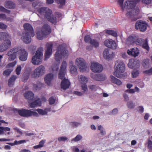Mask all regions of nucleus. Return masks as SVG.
Masks as SVG:
<instances>
[{"mask_svg":"<svg viewBox=\"0 0 152 152\" xmlns=\"http://www.w3.org/2000/svg\"><path fill=\"white\" fill-rule=\"evenodd\" d=\"M136 4L134 1H127L124 3V11L129 10V11H126L127 12L126 13V16L134 21L137 20L135 17L138 15L140 12L138 7H135Z\"/></svg>","mask_w":152,"mask_h":152,"instance_id":"obj_1","label":"nucleus"},{"mask_svg":"<svg viewBox=\"0 0 152 152\" xmlns=\"http://www.w3.org/2000/svg\"><path fill=\"white\" fill-rule=\"evenodd\" d=\"M28 54L24 49L20 47H18L11 49L8 52L7 55L9 56L8 59L10 61L14 60L16 58V55H18L20 60L24 61L27 58Z\"/></svg>","mask_w":152,"mask_h":152,"instance_id":"obj_2","label":"nucleus"},{"mask_svg":"<svg viewBox=\"0 0 152 152\" xmlns=\"http://www.w3.org/2000/svg\"><path fill=\"white\" fill-rule=\"evenodd\" d=\"M113 75L118 78L123 77V74L125 71V65L121 60H118L115 62Z\"/></svg>","mask_w":152,"mask_h":152,"instance_id":"obj_3","label":"nucleus"},{"mask_svg":"<svg viewBox=\"0 0 152 152\" xmlns=\"http://www.w3.org/2000/svg\"><path fill=\"white\" fill-rule=\"evenodd\" d=\"M51 32V28L48 24H45L42 27L41 31H37V37L39 40H42L47 37Z\"/></svg>","mask_w":152,"mask_h":152,"instance_id":"obj_4","label":"nucleus"},{"mask_svg":"<svg viewBox=\"0 0 152 152\" xmlns=\"http://www.w3.org/2000/svg\"><path fill=\"white\" fill-rule=\"evenodd\" d=\"M68 51L62 45H60L57 48V51L55 54V59L57 61H59L62 56L67 58L68 56Z\"/></svg>","mask_w":152,"mask_h":152,"instance_id":"obj_5","label":"nucleus"},{"mask_svg":"<svg viewBox=\"0 0 152 152\" xmlns=\"http://www.w3.org/2000/svg\"><path fill=\"white\" fill-rule=\"evenodd\" d=\"M43 48H40L38 49L36 51L35 55L32 58L31 61L34 65H39L41 64V58L43 56Z\"/></svg>","mask_w":152,"mask_h":152,"instance_id":"obj_6","label":"nucleus"},{"mask_svg":"<svg viewBox=\"0 0 152 152\" xmlns=\"http://www.w3.org/2000/svg\"><path fill=\"white\" fill-rule=\"evenodd\" d=\"M17 111L20 116L23 117H29L32 116L38 117L39 116L38 114L34 111L26 109H18Z\"/></svg>","mask_w":152,"mask_h":152,"instance_id":"obj_7","label":"nucleus"},{"mask_svg":"<svg viewBox=\"0 0 152 152\" xmlns=\"http://www.w3.org/2000/svg\"><path fill=\"white\" fill-rule=\"evenodd\" d=\"M45 72L44 66L40 65L35 69L31 73V77L36 78L43 75Z\"/></svg>","mask_w":152,"mask_h":152,"instance_id":"obj_8","label":"nucleus"},{"mask_svg":"<svg viewBox=\"0 0 152 152\" xmlns=\"http://www.w3.org/2000/svg\"><path fill=\"white\" fill-rule=\"evenodd\" d=\"M75 64L79 70L81 72L86 71L88 68L85 60L82 58H77L75 61Z\"/></svg>","mask_w":152,"mask_h":152,"instance_id":"obj_9","label":"nucleus"},{"mask_svg":"<svg viewBox=\"0 0 152 152\" xmlns=\"http://www.w3.org/2000/svg\"><path fill=\"white\" fill-rule=\"evenodd\" d=\"M75 64L79 70L81 72L86 71L88 68L85 60L82 58H77L75 61Z\"/></svg>","mask_w":152,"mask_h":152,"instance_id":"obj_10","label":"nucleus"},{"mask_svg":"<svg viewBox=\"0 0 152 152\" xmlns=\"http://www.w3.org/2000/svg\"><path fill=\"white\" fill-rule=\"evenodd\" d=\"M39 14L38 16L41 18L44 17L46 18L47 17L49 16L50 15L52 14V11L48 8L46 7H42L37 10Z\"/></svg>","mask_w":152,"mask_h":152,"instance_id":"obj_11","label":"nucleus"},{"mask_svg":"<svg viewBox=\"0 0 152 152\" xmlns=\"http://www.w3.org/2000/svg\"><path fill=\"white\" fill-rule=\"evenodd\" d=\"M67 64L65 61H63L62 63L58 75V77L61 79H66L65 75L66 72Z\"/></svg>","mask_w":152,"mask_h":152,"instance_id":"obj_12","label":"nucleus"},{"mask_svg":"<svg viewBox=\"0 0 152 152\" xmlns=\"http://www.w3.org/2000/svg\"><path fill=\"white\" fill-rule=\"evenodd\" d=\"M147 24L145 22L139 20L136 21L135 24V28L137 30L144 32L147 29Z\"/></svg>","mask_w":152,"mask_h":152,"instance_id":"obj_13","label":"nucleus"},{"mask_svg":"<svg viewBox=\"0 0 152 152\" xmlns=\"http://www.w3.org/2000/svg\"><path fill=\"white\" fill-rule=\"evenodd\" d=\"M90 69L92 72L94 73H99L103 70L102 66L97 62L91 63Z\"/></svg>","mask_w":152,"mask_h":152,"instance_id":"obj_14","label":"nucleus"},{"mask_svg":"<svg viewBox=\"0 0 152 152\" xmlns=\"http://www.w3.org/2000/svg\"><path fill=\"white\" fill-rule=\"evenodd\" d=\"M90 76L93 80L98 81H103L106 78L105 75L102 74H97L92 73L91 74Z\"/></svg>","mask_w":152,"mask_h":152,"instance_id":"obj_15","label":"nucleus"},{"mask_svg":"<svg viewBox=\"0 0 152 152\" xmlns=\"http://www.w3.org/2000/svg\"><path fill=\"white\" fill-rule=\"evenodd\" d=\"M24 29L26 31V33L30 34L31 37H33L35 35L32 26L29 23H25L23 25Z\"/></svg>","mask_w":152,"mask_h":152,"instance_id":"obj_16","label":"nucleus"},{"mask_svg":"<svg viewBox=\"0 0 152 152\" xmlns=\"http://www.w3.org/2000/svg\"><path fill=\"white\" fill-rule=\"evenodd\" d=\"M105 45L108 48L115 49L117 47L115 41L110 39L106 40L104 42Z\"/></svg>","mask_w":152,"mask_h":152,"instance_id":"obj_17","label":"nucleus"},{"mask_svg":"<svg viewBox=\"0 0 152 152\" xmlns=\"http://www.w3.org/2000/svg\"><path fill=\"white\" fill-rule=\"evenodd\" d=\"M53 45L51 43L47 44V49L45 54V60L48 58L52 54Z\"/></svg>","mask_w":152,"mask_h":152,"instance_id":"obj_18","label":"nucleus"},{"mask_svg":"<svg viewBox=\"0 0 152 152\" xmlns=\"http://www.w3.org/2000/svg\"><path fill=\"white\" fill-rule=\"evenodd\" d=\"M11 45V42L10 40H7L4 43L0 45V52L5 51L9 48Z\"/></svg>","mask_w":152,"mask_h":152,"instance_id":"obj_19","label":"nucleus"},{"mask_svg":"<svg viewBox=\"0 0 152 152\" xmlns=\"http://www.w3.org/2000/svg\"><path fill=\"white\" fill-rule=\"evenodd\" d=\"M46 100V99L44 96H42L41 98H39L37 96H36L31 104H41L42 102H45Z\"/></svg>","mask_w":152,"mask_h":152,"instance_id":"obj_20","label":"nucleus"},{"mask_svg":"<svg viewBox=\"0 0 152 152\" xmlns=\"http://www.w3.org/2000/svg\"><path fill=\"white\" fill-rule=\"evenodd\" d=\"M31 37L30 34L25 33L23 34L22 39L23 41L26 43L28 44L31 41Z\"/></svg>","mask_w":152,"mask_h":152,"instance_id":"obj_21","label":"nucleus"},{"mask_svg":"<svg viewBox=\"0 0 152 152\" xmlns=\"http://www.w3.org/2000/svg\"><path fill=\"white\" fill-rule=\"evenodd\" d=\"M140 62L138 61H134L133 62L130 61L128 64V67L131 69H136L140 66Z\"/></svg>","mask_w":152,"mask_h":152,"instance_id":"obj_22","label":"nucleus"},{"mask_svg":"<svg viewBox=\"0 0 152 152\" xmlns=\"http://www.w3.org/2000/svg\"><path fill=\"white\" fill-rule=\"evenodd\" d=\"M70 84L68 79H64L61 81V87L64 90L69 88Z\"/></svg>","mask_w":152,"mask_h":152,"instance_id":"obj_23","label":"nucleus"},{"mask_svg":"<svg viewBox=\"0 0 152 152\" xmlns=\"http://www.w3.org/2000/svg\"><path fill=\"white\" fill-rule=\"evenodd\" d=\"M34 110L37 111L39 114L42 115H47L48 112L51 110L50 108H45L44 110L40 109H38Z\"/></svg>","mask_w":152,"mask_h":152,"instance_id":"obj_24","label":"nucleus"},{"mask_svg":"<svg viewBox=\"0 0 152 152\" xmlns=\"http://www.w3.org/2000/svg\"><path fill=\"white\" fill-rule=\"evenodd\" d=\"M139 50L137 48H132L131 50H127V53L129 55H131L135 57L138 56L139 53Z\"/></svg>","mask_w":152,"mask_h":152,"instance_id":"obj_25","label":"nucleus"},{"mask_svg":"<svg viewBox=\"0 0 152 152\" xmlns=\"http://www.w3.org/2000/svg\"><path fill=\"white\" fill-rule=\"evenodd\" d=\"M53 75L52 73H50L45 76L44 78L45 83L48 85H50L53 79Z\"/></svg>","mask_w":152,"mask_h":152,"instance_id":"obj_26","label":"nucleus"},{"mask_svg":"<svg viewBox=\"0 0 152 152\" xmlns=\"http://www.w3.org/2000/svg\"><path fill=\"white\" fill-rule=\"evenodd\" d=\"M23 96L26 99L29 100H32L34 97V93L32 91H30L24 93Z\"/></svg>","mask_w":152,"mask_h":152,"instance_id":"obj_27","label":"nucleus"},{"mask_svg":"<svg viewBox=\"0 0 152 152\" xmlns=\"http://www.w3.org/2000/svg\"><path fill=\"white\" fill-rule=\"evenodd\" d=\"M31 71V69H29L28 70H26L24 72L22 76L23 81V82H26L28 79Z\"/></svg>","mask_w":152,"mask_h":152,"instance_id":"obj_28","label":"nucleus"},{"mask_svg":"<svg viewBox=\"0 0 152 152\" xmlns=\"http://www.w3.org/2000/svg\"><path fill=\"white\" fill-rule=\"evenodd\" d=\"M78 79L79 82L81 84H86L88 80L87 77L83 75L79 76Z\"/></svg>","mask_w":152,"mask_h":152,"instance_id":"obj_29","label":"nucleus"},{"mask_svg":"<svg viewBox=\"0 0 152 152\" xmlns=\"http://www.w3.org/2000/svg\"><path fill=\"white\" fill-rule=\"evenodd\" d=\"M136 39L135 37L129 36L126 40L125 43L127 45H131L134 43L135 40Z\"/></svg>","mask_w":152,"mask_h":152,"instance_id":"obj_30","label":"nucleus"},{"mask_svg":"<svg viewBox=\"0 0 152 152\" xmlns=\"http://www.w3.org/2000/svg\"><path fill=\"white\" fill-rule=\"evenodd\" d=\"M69 70L70 72L73 74H77V70L75 66L73 65V62L71 61L69 63Z\"/></svg>","mask_w":152,"mask_h":152,"instance_id":"obj_31","label":"nucleus"},{"mask_svg":"<svg viewBox=\"0 0 152 152\" xmlns=\"http://www.w3.org/2000/svg\"><path fill=\"white\" fill-rule=\"evenodd\" d=\"M17 78V76L15 75L12 76L8 80V86L10 87L14 85L15 80Z\"/></svg>","mask_w":152,"mask_h":152,"instance_id":"obj_32","label":"nucleus"},{"mask_svg":"<svg viewBox=\"0 0 152 152\" xmlns=\"http://www.w3.org/2000/svg\"><path fill=\"white\" fill-rule=\"evenodd\" d=\"M11 36L8 33L5 32H0V39L4 40L10 38Z\"/></svg>","mask_w":152,"mask_h":152,"instance_id":"obj_33","label":"nucleus"},{"mask_svg":"<svg viewBox=\"0 0 152 152\" xmlns=\"http://www.w3.org/2000/svg\"><path fill=\"white\" fill-rule=\"evenodd\" d=\"M110 77L111 78V81L118 85H120L121 83L122 82L116 78L114 77L113 76H110Z\"/></svg>","mask_w":152,"mask_h":152,"instance_id":"obj_34","label":"nucleus"},{"mask_svg":"<svg viewBox=\"0 0 152 152\" xmlns=\"http://www.w3.org/2000/svg\"><path fill=\"white\" fill-rule=\"evenodd\" d=\"M5 6L7 8L12 9L14 7L15 4L11 1H7L5 2Z\"/></svg>","mask_w":152,"mask_h":152,"instance_id":"obj_35","label":"nucleus"},{"mask_svg":"<svg viewBox=\"0 0 152 152\" xmlns=\"http://www.w3.org/2000/svg\"><path fill=\"white\" fill-rule=\"evenodd\" d=\"M46 18L49 21L54 24L57 23L56 18L55 17L52 16V14Z\"/></svg>","mask_w":152,"mask_h":152,"instance_id":"obj_36","label":"nucleus"},{"mask_svg":"<svg viewBox=\"0 0 152 152\" xmlns=\"http://www.w3.org/2000/svg\"><path fill=\"white\" fill-rule=\"evenodd\" d=\"M103 57L105 58L109 59L111 58V56L110 54L108 49H105L103 52Z\"/></svg>","mask_w":152,"mask_h":152,"instance_id":"obj_37","label":"nucleus"},{"mask_svg":"<svg viewBox=\"0 0 152 152\" xmlns=\"http://www.w3.org/2000/svg\"><path fill=\"white\" fill-rule=\"evenodd\" d=\"M141 45L142 46L143 48L146 49L147 50H149V47L148 44L147 39H145V40H144L142 45Z\"/></svg>","mask_w":152,"mask_h":152,"instance_id":"obj_38","label":"nucleus"},{"mask_svg":"<svg viewBox=\"0 0 152 152\" xmlns=\"http://www.w3.org/2000/svg\"><path fill=\"white\" fill-rule=\"evenodd\" d=\"M107 33L111 35L112 36L114 37H116L117 36V34L116 31L113 30H108L106 31Z\"/></svg>","mask_w":152,"mask_h":152,"instance_id":"obj_39","label":"nucleus"},{"mask_svg":"<svg viewBox=\"0 0 152 152\" xmlns=\"http://www.w3.org/2000/svg\"><path fill=\"white\" fill-rule=\"evenodd\" d=\"M83 138L82 137L80 134H78L76 136L72 139V141H74L75 142H78L81 140Z\"/></svg>","mask_w":152,"mask_h":152,"instance_id":"obj_40","label":"nucleus"},{"mask_svg":"<svg viewBox=\"0 0 152 152\" xmlns=\"http://www.w3.org/2000/svg\"><path fill=\"white\" fill-rule=\"evenodd\" d=\"M90 43L95 47H97L99 46L98 42L94 39H91L90 41Z\"/></svg>","mask_w":152,"mask_h":152,"instance_id":"obj_41","label":"nucleus"},{"mask_svg":"<svg viewBox=\"0 0 152 152\" xmlns=\"http://www.w3.org/2000/svg\"><path fill=\"white\" fill-rule=\"evenodd\" d=\"M98 129L100 130V133L102 135H104L106 134V132L103 128L101 126L99 125L98 126Z\"/></svg>","mask_w":152,"mask_h":152,"instance_id":"obj_42","label":"nucleus"},{"mask_svg":"<svg viewBox=\"0 0 152 152\" xmlns=\"http://www.w3.org/2000/svg\"><path fill=\"white\" fill-rule=\"evenodd\" d=\"M80 124V123L75 122H72L70 123V125L72 128L77 127Z\"/></svg>","mask_w":152,"mask_h":152,"instance_id":"obj_43","label":"nucleus"},{"mask_svg":"<svg viewBox=\"0 0 152 152\" xmlns=\"http://www.w3.org/2000/svg\"><path fill=\"white\" fill-rule=\"evenodd\" d=\"M82 92H85L88 91V88L86 84H81L80 86Z\"/></svg>","mask_w":152,"mask_h":152,"instance_id":"obj_44","label":"nucleus"},{"mask_svg":"<svg viewBox=\"0 0 152 152\" xmlns=\"http://www.w3.org/2000/svg\"><path fill=\"white\" fill-rule=\"evenodd\" d=\"M124 0H118V2L119 5L121 6V9L123 11H124L125 5L123 4Z\"/></svg>","mask_w":152,"mask_h":152,"instance_id":"obj_45","label":"nucleus"},{"mask_svg":"<svg viewBox=\"0 0 152 152\" xmlns=\"http://www.w3.org/2000/svg\"><path fill=\"white\" fill-rule=\"evenodd\" d=\"M57 100L55 98L51 97L49 99V102L50 104H53L55 103H56Z\"/></svg>","mask_w":152,"mask_h":152,"instance_id":"obj_46","label":"nucleus"},{"mask_svg":"<svg viewBox=\"0 0 152 152\" xmlns=\"http://www.w3.org/2000/svg\"><path fill=\"white\" fill-rule=\"evenodd\" d=\"M139 74V71L138 70H134L132 72V77L133 78H136Z\"/></svg>","mask_w":152,"mask_h":152,"instance_id":"obj_47","label":"nucleus"},{"mask_svg":"<svg viewBox=\"0 0 152 152\" xmlns=\"http://www.w3.org/2000/svg\"><path fill=\"white\" fill-rule=\"evenodd\" d=\"M144 39H137L135 40V42L134 43L138 45H142L143 42L144 41Z\"/></svg>","mask_w":152,"mask_h":152,"instance_id":"obj_48","label":"nucleus"},{"mask_svg":"<svg viewBox=\"0 0 152 152\" xmlns=\"http://www.w3.org/2000/svg\"><path fill=\"white\" fill-rule=\"evenodd\" d=\"M56 2L58 4H60L59 6V7H61L63 5H64L65 3V0H56Z\"/></svg>","mask_w":152,"mask_h":152,"instance_id":"obj_49","label":"nucleus"},{"mask_svg":"<svg viewBox=\"0 0 152 152\" xmlns=\"http://www.w3.org/2000/svg\"><path fill=\"white\" fill-rule=\"evenodd\" d=\"M89 89L93 91H96L98 89V87L94 85H90L88 86Z\"/></svg>","mask_w":152,"mask_h":152,"instance_id":"obj_50","label":"nucleus"},{"mask_svg":"<svg viewBox=\"0 0 152 152\" xmlns=\"http://www.w3.org/2000/svg\"><path fill=\"white\" fill-rule=\"evenodd\" d=\"M12 71V69H7L4 70L3 73L4 75L6 76H9L11 72Z\"/></svg>","mask_w":152,"mask_h":152,"instance_id":"obj_51","label":"nucleus"},{"mask_svg":"<svg viewBox=\"0 0 152 152\" xmlns=\"http://www.w3.org/2000/svg\"><path fill=\"white\" fill-rule=\"evenodd\" d=\"M41 86V84L40 83H39L37 84H34L33 85L34 89L35 90H37L39 89Z\"/></svg>","mask_w":152,"mask_h":152,"instance_id":"obj_52","label":"nucleus"},{"mask_svg":"<svg viewBox=\"0 0 152 152\" xmlns=\"http://www.w3.org/2000/svg\"><path fill=\"white\" fill-rule=\"evenodd\" d=\"M59 65H54L52 67V70L53 72H56L58 70Z\"/></svg>","mask_w":152,"mask_h":152,"instance_id":"obj_53","label":"nucleus"},{"mask_svg":"<svg viewBox=\"0 0 152 152\" xmlns=\"http://www.w3.org/2000/svg\"><path fill=\"white\" fill-rule=\"evenodd\" d=\"M21 70V66H18L15 70L16 74H17V75H19L20 74Z\"/></svg>","mask_w":152,"mask_h":152,"instance_id":"obj_54","label":"nucleus"},{"mask_svg":"<svg viewBox=\"0 0 152 152\" xmlns=\"http://www.w3.org/2000/svg\"><path fill=\"white\" fill-rule=\"evenodd\" d=\"M148 148L150 150H152V141L150 140H148Z\"/></svg>","mask_w":152,"mask_h":152,"instance_id":"obj_55","label":"nucleus"},{"mask_svg":"<svg viewBox=\"0 0 152 152\" xmlns=\"http://www.w3.org/2000/svg\"><path fill=\"white\" fill-rule=\"evenodd\" d=\"M142 3L147 5L152 3V0H142Z\"/></svg>","mask_w":152,"mask_h":152,"instance_id":"obj_56","label":"nucleus"},{"mask_svg":"<svg viewBox=\"0 0 152 152\" xmlns=\"http://www.w3.org/2000/svg\"><path fill=\"white\" fill-rule=\"evenodd\" d=\"M58 140L59 142L65 141L67 140V138L65 137H61L58 138Z\"/></svg>","mask_w":152,"mask_h":152,"instance_id":"obj_57","label":"nucleus"},{"mask_svg":"<svg viewBox=\"0 0 152 152\" xmlns=\"http://www.w3.org/2000/svg\"><path fill=\"white\" fill-rule=\"evenodd\" d=\"M0 10L2 11L9 13L10 12V11L7 10L2 7H0Z\"/></svg>","mask_w":152,"mask_h":152,"instance_id":"obj_58","label":"nucleus"},{"mask_svg":"<svg viewBox=\"0 0 152 152\" xmlns=\"http://www.w3.org/2000/svg\"><path fill=\"white\" fill-rule=\"evenodd\" d=\"M15 143L16 145H19L20 144L23 143H24L26 142V141L24 140H19L18 141H17L16 140H15Z\"/></svg>","mask_w":152,"mask_h":152,"instance_id":"obj_59","label":"nucleus"},{"mask_svg":"<svg viewBox=\"0 0 152 152\" xmlns=\"http://www.w3.org/2000/svg\"><path fill=\"white\" fill-rule=\"evenodd\" d=\"M39 2L38 1H36L34 2L32 4V6L34 7V9H36L37 8V6H39Z\"/></svg>","mask_w":152,"mask_h":152,"instance_id":"obj_60","label":"nucleus"},{"mask_svg":"<svg viewBox=\"0 0 152 152\" xmlns=\"http://www.w3.org/2000/svg\"><path fill=\"white\" fill-rule=\"evenodd\" d=\"M7 26L2 23L0 22V28L1 29H6Z\"/></svg>","mask_w":152,"mask_h":152,"instance_id":"obj_61","label":"nucleus"},{"mask_svg":"<svg viewBox=\"0 0 152 152\" xmlns=\"http://www.w3.org/2000/svg\"><path fill=\"white\" fill-rule=\"evenodd\" d=\"M91 38L89 35H87L85 37V41L86 42H88L89 41H90L91 40Z\"/></svg>","mask_w":152,"mask_h":152,"instance_id":"obj_62","label":"nucleus"},{"mask_svg":"<svg viewBox=\"0 0 152 152\" xmlns=\"http://www.w3.org/2000/svg\"><path fill=\"white\" fill-rule=\"evenodd\" d=\"M144 73L148 75H152V68L144 71Z\"/></svg>","mask_w":152,"mask_h":152,"instance_id":"obj_63","label":"nucleus"},{"mask_svg":"<svg viewBox=\"0 0 152 152\" xmlns=\"http://www.w3.org/2000/svg\"><path fill=\"white\" fill-rule=\"evenodd\" d=\"M123 96L124 98V100L126 101H128L129 100V97L128 95L126 93H124L123 94Z\"/></svg>","mask_w":152,"mask_h":152,"instance_id":"obj_64","label":"nucleus"}]
</instances>
